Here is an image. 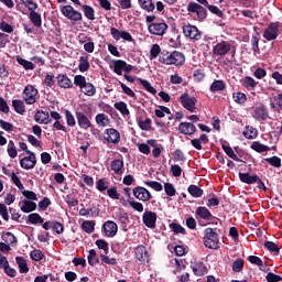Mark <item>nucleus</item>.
<instances>
[{"instance_id": "1", "label": "nucleus", "mask_w": 282, "mask_h": 282, "mask_svg": "<svg viewBox=\"0 0 282 282\" xmlns=\"http://www.w3.org/2000/svg\"><path fill=\"white\" fill-rule=\"evenodd\" d=\"M160 63H163L164 65H184V62L186 58L184 57V54L174 51L166 56H160L159 58Z\"/></svg>"}, {"instance_id": "2", "label": "nucleus", "mask_w": 282, "mask_h": 282, "mask_svg": "<svg viewBox=\"0 0 282 282\" xmlns=\"http://www.w3.org/2000/svg\"><path fill=\"white\" fill-rule=\"evenodd\" d=\"M204 243L206 248L217 250L219 248V236L213 228L205 229Z\"/></svg>"}, {"instance_id": "3", "label": "nucleus", "mask_w": 282, "mask_h": 282, "mask_svg": "<svg viewBox=\"0 0 282 282\" xmlns=\"http://www.w3.org/2000/svg\"><path fill=\"white\" fill-rule=\"evenodd\" d=\"M61 12L63 17H65L69 21H74V22L83 21V13H80L79 11H76V9H74V7L69 4L62 7Z\"/></svg>"}, {"instance_id": "4", "label": "nucleus", "mask_w": 282, "mask_h": 282, "mask_svg": "<svg viewBox=\"0 0 282 282\" xmlns=\"http://www.w3.org/2000/svg\"><path fill=\"white\" fill-rule=\"evenodd\" d=\"M23 100L26 105H34L39 90L33 85H26L22 91Z\"/></svg>"}, {"instance_id": "5", "label": "nucleus", "mask_w": 282, "mask_h": 282, "mask_svg": "<svg viewBox=\"0 0 282 282\" xmlns=\"http://www.w3.org/2000/svg\"><path fill=\"white\" fill-rule=\"evenodd\" d=\"M232 50V44L228 41H220L213 48L214 56H226Z\"/></svg>"}, {"instance_id": "6", "label": "nucleus", "mask_w": 282, "mask_h": 282, "mask_svg": "<svg viewBox=\"0 0 282 282\" xmlns=\"http://www.w3.org/2000/svg\"><path fill=\"white\" fill-rule=\"evenodd\" d=\"M180 100L184 109H187L191 113H194L195 109H197V107H195L197 105V99L195 97H191L188 94H183L180 97Z\"/></svg>"}, {"instance_id": "7", "label": "nucleus", "mask_w": 282, "mask_h": 282, "mask_svg": "<svg viewBox=\"0 0 282 282\" xmlns=\"http://www.w3.org/2000/svg\"><path fill=\"white\" fill-rule=\"evenodd\" d=\"M148 30L150 34H153L154 36H164L166 30H169V25L164 22L150 23Z\"/></svg>"}, {"instance_id": "8", "label": "nucleus", "mask_w": 282, "mask_h": 282, "mask_svg": "<svg viewBox=\"0 0 282 282\" xmlns=\"http://www.w3.org/2000/svg\"><path fill=\"white\" fill-rule=\"evenodd\" d=\"M279 36V22H273L268 25V28L264 30L263 39L265 41H274Z\"/></svg>"}, {"instance_id": "9", "label": "nucleus", "mask_w": 282, "mask_h": 282, "mask_svg": "<svg viewBox=\"0 0 282 282\" xmlns=\"http://www.w3.org/2000/svg\"><path fill=\"white\" fill-rule=\"evenodd\" d=\"M183 33L187 39H191L192 41H199V39H202V33L199 32V29H197V26L195 25H184Z\"/></svg>"}, {"instance_id": "10", "label": "nucleus", "mask_w": 282, "mask_h": 282, "mask_svg": "<svg viewBox=\"0 0 282 282\" xmlns=\"http://www.w3.org/2000/svg\"><path fill=\"white\" fill-rule=\"evenodd\" d=\"M104 139L107 140L110 144H119L120 132L113 128L106 129L104 132Z\"/></svg>"}, {"instance_id": "11", "label": "nucleus", "mask_w": 282, "mask_h": 282, "mask_svg": "<svg viewBox=\"0 0 282 282\" xmlns=\"http://www.w3.org/2000/svg\"><path fill=\"white\" fill-rule=\"evenodd\" d=\"M187 12H192L193 14H197L198 19H206V8L197 4L196 2H189L187 4Z\"/></svg>"}, {"instance_id": "12", "label": "nucleus", "mask_w": 282, "mask_h": 282, "mask_svg": "<svg viewBox=\"0 0 282 282\" xmlns=\"http://www.w3.org/2000/svg\"><path fill=\"white\" fill-rule=\"evenodd\" d=\"M133 195L140 202H149L151 199V192L149 189L138 186L133 188Z\"/></svg>"}, {"instance_id": "13", "label": "nucleus", "mask_w": 282, "mask_h": 282, "mask_svg": "<svg viewBox=\"0 0 282 282\" xmlns=\"http://www.w3.org/2000/svg\"><path fill=\"white\" fill-rule=\"evenodd\" d=\"M102 230L106 237H116L118 235V224L113 223V220H107L102 225Z\"/></svg>"}, {"instance_id": "14", "label": "nucleus", "mask_w": 282, "mask_h": 282, "mask_svg": "<svg viewBox=\"0 0 282 282\" xmlns=\"http://www.w3.org/2000/svg\"><path fill=\"white\" fill-rule=\"evenodd\" d=\"M252 117L254 120H258V122H263L270 118V113L268 112V108L259 106L253 110Z\"/></svg>"}, {"instance_id": "15", "label": "nucleus", "mask_w": 282, "mask_h": 282, "mask_svg": "<svg viewBox=\"0 0 282 282\" xmlns=\"http://www.w3.org/2000/svg\"><path fill=\"white\" fill-rule=\"evenodd\" d=\"M76 118H77L78 127L84 129V131H87V129H91V127H93L91 121L89 120L87 115H85V112L77 111Z\"/></svg>"}, {"instance_id": "16", "label": "nucleus", "mask_w": 282, "mask_h": 282, "mask_svg": "<svg viewBox=\"0 0 282 282\" xmlns=\"http://www.w3.org/2000/svg\"><path fill=\"white\" fill-rule=\"evenodd\" d=\"M29 155L30 156H25L20 161V166L25 171H30V169H34V166H36V155L34 152Z\"/></svg>"}, {"instance_id": "17", "label": "nucleus", "mask_w": 282, "mask_h": 282, "mask_svg": "<svg viewBox=\"0 0 282 282\" xmlns=\"http://www.w3.org/2000/svg\"><path fill=\"white\" fill-rule=\"evenodd\" d=\"M135 257L140 263H149V250L144 246H138L135 248Z\"/></svg>"}, {"instance_id": "18", "label": "nucleus", "mask_w": 282, "mask_h": 282, "mask_svg": "<svg viewBox=\"0 0 282 282\" xmlns=\"http://www.w3.org/2000/svg\"><path fill=\"white\" fill-rule=\"evenodd\" d=\"M155 221H158V215L153 212H144L143 224L148 228H155Z\"/></svg>"}, {"instance_id": "19", "label": "nucleus", "mask_w": 282, "mask_h": 282, "mask_svg": "<svg viewBox=\"0 0 282 282\" xmlns=\"http://www.w3.org/2000/svg\"><path fill=\"white\" fill-rule=\"evenodd\" d=\"M178 131L183 133V135H193L197 131V128L191 122H182L178 126Z\"/></svg>"}, {"instance_id": "20", "label": "nucleus", "mask_w": 282, "mask_h": 282, "mask_svg": "<svg viewBox=\"0 0 282 282\" xmlns=\"http://www.w3.org/2000/svg\"><path fill=\"white\" fill-rule=\"evenodd\" d=\"M34 120L39 124H50L52 120H50V113L43 110H39L34 115Z\"/></svg>"}, {"instance_id": "21", "label": "nucleus", "mask_w": 282, "mask_h": 282, "mask_svg": "<svg viewBox=\"0 0 282 282\" xmlns=\"http://www.w3.org/2000/svg\"><path fill=\"white\" fill-rule=\"evenodd\" d=\"M57 85L62 87V89H72V87H74L72 79H69L65 74H59L57 76Z\"/></svg>"}, {"instance_id": "22", "label": "nucleus", "mask_w": 282, "mask_h": 282, "mask_svg": "<svg viewBox=\"0 0 282 282\" xmlns=\"http://www.w3.org/2000/svg\"><path fill=\"white\" fill-rule=\"evenodd\" d=\"M29 18L34 28H41L43 25V19L41 18V13L36 12V9L30 11Z\"/></svg>"}, {"instance_id": "23", "label": "nucleus", "mask_w": 282, "mask_h": 282, "mask_svg": "<svg viewBox=\"0 0 282 282\" xmlns=\"http://www.w3.org/2000/svg\"><path fill=\"white\" fill-rule=\"evenodd\" d=\"M110 169L116 173V175H122V169H124V161L120 159L113 160L111 162Z\"/></svg>"}, {"instance_id": "24", "label": "nucleus", "mask_w": 282, "mask_h": 282, "mask_svg": "<svg viewBox=\"0 0 282 282\" xmlns=\"http://www.w3.org/2000/svg\"><path fill=\"white\" fill-rule=\"evenodd\" d=\"M191 269L195 276H204V274H206V265H204L203 262L193 263Z\"/></svg>"}, {"instance_id": "25", "label": "nucleus", "mask_w": 282, "mask_h": 282, "mask_svg": "<svg viewBox=\"0 0 282 282\" xmlns=\"http://www.w3.org/2000/svg\"><path fill=\"white\" fill-rule=\"evenodd\" d=\"M240 182H243L245 184H257L259 182V176L257 175H250L248 173H239Z\"/></svg>"}, {"instance_id": "26", "label": "nucleus", "mask_w": 282, "mask_h": 282, "mask_svg": "<svg viewBox=\"0 0 282 282\" xmlns=\"http://www.w3.org/2000/svg\"><path fill=\"white\" fill-rule=\"evenodd\" d=\"M196 216L200 217V219H205V221H210L213 219V214L206 207H198L196 209Z\"/></svg>"}, {"instance_id": "27", "label": "nucleus", "mask_w": 282, "mask_h": 282, "mask_svg": "<svg viewBox=\"0 0 282 282\" xmlns=\"http://www.w3.org/2000/svg\"><path fill=\"white\" fill-rule=\"evenodd\" d=\"M20 209L22 210V213H34V210H36V203L24 199Z\"/></svg>"}, {"instance_id": "28", "label": "nucleus", "mask_w": 282, "mask_h": 282, "mask_svg": "<svg viewBox=\"0 0 282 282\" xmlns=\"http://www.w3.org/2000/svg\"><path fill=\"white\" fill-rule=\"evenodd\" d=\"M15 261L18 263L20 274H28V272H30L28 261L23 257H17Z\"/></svg>"}, {"instance_id": "29", "label": "nucleus", "mask_w": 282, "mask_h": 282, "mask_svg": "<svg viewBox=\"0 0 282 282\" xmlns=\"http://www.w3.org/2000/svg\"><path fill=\"white\" fill-rule=\"evenodd\" d=\"M95 120H96V123L98 124V127H109V123L111 122L109 117H107V115H105V113H98L95 117Z\"/></svg>"}, {"instance_id": "30", "label": "nucleus", "mask_w": 282, "mask_h": 282, "mask_svg": "<svg viewBox=\"0 0 282 282\" xmlns=\"http://www.w3.org/2000/svg\"><path fill=\"white\" fill-rule=\"evenodd\" d=\"M12 107L17 113H20V116H23L25 113V104L23 100L14 99L12 101Z\"/></svg>"}, {"instance_id": "31", "label": "nucleus", "mask_w": 282, "mask_h": 282, "mask_svg": "<svg viewBox=\"0 0 282 282\" xmlns=\"http://www.w3.org/2000/svg\"><path fill=\"white\" fill-rule=\"evenodd\" d=\"M124 67H127V62L122 59L113 61V72L118 74V76H122V69L124 70Z\"/></svg>"}, {"instance_id": "32", "label": "nucleus", "mask_w": 282, "mask_h": 282, "mask_svg": "<svg viewBox=\"0 0 282 282\" xmlns=\"http://www.w3.org/2000/svg\"><path fill=\"white\" fill-rule=\"evenodd\" d=\"M82 94H85V96H96V87L91 83H86L80 88Z\"/></svg>"}, {"instance_id": "33", "label": "nucleus", "mask_w": 282, "mask_h": 282, "mask_svg": "<svg viewBox=\"0 0 282 282\" xmlns=\"http://www.w3.org/2000/svg\"><path fill=\"white\" fill-rule=\"evenodd\" d=\"M189 195H192V197H202L204 195V189L200 188L197 185H189L187 188Z\"/></svg>"}, {"instance_id": "34", "label": "nucleus", "mask_w": 282, "mask_h": 282, "mask_svg": "<svg viewBox=\"0 0 282 282\" xmlns=\"http://www.w3.org/2000/svg\"><path fill=\"white\" fill-rule=\"evenodd\" d=\"M251 149L253 151H257V153H265L268 151H270V147L268 145H263L261 142L256 141L251 144Z\"/></svg>"}, {"instance_id": "35", "label": "nucleus", "mask_w": 282, "mask_h": 282, "mask_svg": "<svg viewBox=\"0 0 282 282\" xmlns=\"http://www.w3.org/2000/svg\"><path fill=\"white\" fill-rule=\"evenodd\" d=\"M223 151H225V153L228 155V158H230L235 162H241V159H239V156H237V154L235 153V150H232L231 147L223 145Z\"/></svg>"}, {"instance_id": "36", "label": "nucleus", "mask_w": 282, "mask_h": 282, "mask_svg": "<svg viewBox=\"0 0 282 282\" xmlns=\"http://www.w3.org/2000/svg\"><path fill=\"white\" fill-rule=\"evenodd\" d=\"M96 227V223L94 220H86L82 224V229L84 232H87L88 235H91Z\"/></svg>"}, {"instance_id": "37", "label": "nucleus", "mask_w": 282, "mask_h": 282, "mask_svg": "<svg viewBox=\"0 0 282 282\" xmlns=\"http://www.w3.org/2000/svg\"><path fill=\"white\" fill-rule=\"evenodd\" d=\"M78 67H79V72H89V67H90V65H89V57L82 56L79 58Z\"/></svg>"}, {"instance_id": "38", "label": "nucleus", "mask_w": 282, "mask_h": 282, "mask_svg": "<svg viewBox=\"0 0 282 282\" xmlns=\"http://www.w3.org/2000/svg\"><path fill=\"white\" fill-rule=\"evenodd\" d=\"M83 11H84V14H85L86 19H88V21H94V19H96L94 8H91L87 4H84L83 6Z\"/></svg>"}, {"instance_id": "39", "label": "nucleus", "mask_w": 282, "mask_h": 282, "mask_svg": "<svg viewBox=\"0 0 282 282\" xmlns=\"http://www.w3.org/2000/svg\"><path fill=\"white\" fill-rule=\"evenodd\" d=\"M139 6L147 10V12H153L155 10V6H153V0H139Z\"/></svg>"}, {"instance_id": "40", "label": "nucleus", "mask_w": 282, "mask_h": 282, "mask_svg": "<svg viewBox=\"0 0 282 282\" xmlns=\"http://www.w3.org/2000/svg\"><path fill=\"white\" fill-rule=\"evenodd\" d=\"M226 89V84L224 83V80H215L212 85H210V91L215 93V91H224Z\"/></svg>"}, {"instance_id": "41", "label": "nucleus", "mask_w": 282, "mask_h": 282, "mask_svg": "<svg viewBox=\"0 0 282 282\" xmlns=\"http://www.w3.org/2000/svg\"><path fill=\"white\" fill-rule=\"evenodd\" d=\"M7 153L9 155V158H11L12 160H14V158H17L18 152H17V147L14 145V141L10 140L8 143V148H7Z\"/></svg>"}, {"instance_id": "42", "label": "nucleus", "mask_w": 282, "mask_h": 282, "mask_svg": "<svg viewBox=\"0 0 282 282\" xmlns=\"http://www.w3.org/2000/svg\"><path fill=\"white\" fill-rule=\"evenodd\" d=\"M115 109L120 111L122 116H129V108H127V104L124 101L116 102Z\"/></svg>"}, {"instance_id": "43", "label": "nucleus", "mask_w": 282, "mask_h": 282, "mask_svg": "<svg viewBox=\"0 0 282 282\" xmlns=\"http://www.w3.org/2000/svg\"><path fill=\"white\" fill-rule=\"evenodd\" d=\"M243 135L247 140H254V138H257V129L253 127H247L243 131Z\"/></svg>"}, {"instance_id": "44", "label": "nucleus", "mask_w": 282, "mask_h": 282, "mask_svg": "<svg viewBox=\"0 0 282 282\" xmlns=\"http://www.w3.org/2000/svg\"><path fill=\"white\" fill-rule=\"evenodd\" d=\"M139 83L142 85V87H144V89L147 91H149L150 94H158V90H155V88L153 86H151V83H149V80L147 79H142V78H139Z\"/></svg>"}, {"instance_id": "45", "label": "nucleus", "mask_w": 282, "mask_h": 282, "mask_svg": "<svg viewBox=\"0 0 282 282\" xmlns=\"http://www.w3.org/2000/svg\"><path fill=\"white\" fill-rule=\"evenodd\" d=\"M28 221L29 224H33V225L43 224V217H41V215L36 213H33L28 216Z\"/></svg>"}, {"instance_id": "46", "label": "nucleus", "mask_w": 282, "mask_h": 282, "mask_svg": "<svg viewBox=\"0 0 282 282\" xmlns=\"http://www.w3.org/2000/svg\"><path fill=\"white\" fill-rule=\"evenodd\" d=\"M20 3L24 6V8H28L29 12L32 10H37L39 4L34 2V0H20Z\"/></svg>"}, {"instance_id": "47", "label": "nucleus", "mask_w": 282, "mask_h": 282, "mask_svg": "<svg viewBox=\"0 0 282 282\" xmlns=\"http://www.w3.org/2000/svg\"><path fill=\"white\" fill-rule=\"evenodd\" d=\"M170 228H171V230H173V232L175 235H185L186 234V229H184V227H182L180 224L172 223V224H170Z\"/></svg>"}, {"instance_id": "48", "label": "nucleus", "mask_w": 282, "mask_h": 282, "mask_svg": "<svg viewBox=\"0 0 282 282\" xmlns=\"http://www.w3.org/2000/svg\"><path fill=\"white\" fill-rule=\"evenodd\" d=\"M268 164H271V166H274L275 169H281V158L279 156H271L264 159Z\"/></svg>"}, {"instance_id": "49", "label": "nucleus", "mask_w": 282, "mask_h": 282, "mask_svg": "<svg viewBox=\"0 0 282 282\" xmlns=\"http://www.w3.org/2000/svg\"><path fill=\"white\" fill-rule=\"evenodd\" d=\"M2 239L3 241H6V243L10 245V243H17V236H14L12 232L8 231L6 234L2 235Z\"/></svg>"}, {"instance_id": "50", "label": "nucleus", "mask_w": 282, "mask_h": 282, "mask_svg": "<svg viewBox=\"0 0 282 282\" xmlns=\"http://www.w3.org/2000/svg\"><path fill=\"white\" fill-rule=\"evenodd\" d=\"M66 116V123L68 127H76V118H74V115L69 110H65Z\"/></svg>"}, {"instance_id": "51", "label": "nucleus", "mask_w": 282, "mask_h": 282, "mask_svg": "<svg viewBox=\"0 0 282 282\" xmlns=\"http://www.w3.org/2000/svg\"><path fill=\"white\" fill-rule=\"evenodd\" d=\"M0 30L1 32H7V34H12L14 32V26H12L6 21H2L0 22Z\"/></svg>"}, {"instance_id": "52", "label": "nucleus", "mask_w": 282, "mask_h": 282, "mask_svg": "<svg viewBox=\"0 0 282 282\" xmlns=\"http://www.w3.org/2000/svg\"><path fill=\"white\" fill-rule=\"evenodd\" d=\"M86 83L87 79L83 75H76L74 77V85H76L79 89H82Z\"/></svg>"}, {"instance_id": "53", "label": "nucleus", "mask_w": 282, "mask_h": 282, "mask_svg": "<svg viewBox=\"0 0 282 282\" xmlns=\"http://www.w3.org/2000/svg\"><path fill=\"white\" fill-rule=\"evenodd\" d=\"M145 186H149L150 188H153V191L160 192L162 191L163 186L158 181H145Z\"/></svg>"}, {"instance_id": "54", "label": "nucleus", "mask_w": 282, "mask_h": 282, "mask_svg": "<svg viewBox=\"0 0 282 282\" xmlns=\"http://www.w3.org/2000/svg\"><path fill=\"white\" fill-rule=\"evenodd\" d=\"M137 147H138L140 153H143V155H149L151 153V147L149 145V142L138 143Z\"/></svg>"}, {"instance_id": "55", "label": "nucleus", "mask_w": 282, "mask_h": 282, "mask_svg": "<svg viewBox=\"0 0 282 282\" xmlns=\"http://www.w3.org/2000/svg\"><path fill=\"white\" fill-rule=\"evenodd\" d=\"M165 113L170 116L171 109H169L167 107L161 106L159 109L155 110L156 118H164Z\"/></svg>"}, {"instance_id": "56", "label": "nucleus", "mask_w": 282, "mask_h": 282, "mask_svg": "<svg viewBox=\"0 0 282 282\" xmlns=\"http://www.w3.org/2000/svg\"><path fill=\"white\" fill-rule=\"evenodd\" d=\"M164 191H165V193H166V195H167L169 197H175L176 191H175V186H173V184H171V183H165V184H164Z\"/></svg>"}, {"instance_id": "57", "label": "nucleus", "mask_w": 282, "mask_h": 282, "mask_svg": "<svg viewBox=\"0 0 282 282\" xmlns=\"http://www.w3.org/2000/svg\"><path fill=\"white\" fill-rule=\"evenodd\" d=\"M18 63H19V65H22V67H24V69H34V63H32L30 61L18 57Z\"/></svg>"}, {"instance_id": "58", "label": "nucleus", "mask_w": 282, "mask_h": 282, "mask_svg": "<svg viewBox=\"0 0 282 282\" xmlns=\"http://www.w3.org/2000/svg\"><path fill=\"white\" fill-rule=\"evenodd\" d=\"M151 119L147 118L144 121H139V127L142 131H151Z\"/></svg>"}, {"instance_id": "59", "label": "nucleus", "mask_w": 282, "mask_h": 282, "mask_svg": "<svg viewBox=\"0 0 282 282\" xmlns=\"http://www.w3.org/2000/svg\"><path fill=\"white\" fill-rule=\"evenodd\" d=\"M160 52H162V48L158 44H153L151 50H150V56L151 58H158L160 56Z\"/></svg>"}, {"instance_id": "60", "label": "nucleus", "mask_w": 282, "mask_h": 282, "mask_svg": "<svg viewBox=\"0 0 282 282\" xmlns=\"http://www.w3.org/2000/svg\"><path fill=\"white\" fill-rule=\"evenodd\" d=\"M234 100L238 105H243V102H246V100H247L246 94H243V93H236V94H234Z\"/></svg>"}, {"instance_id": "61", "label": "nucleus", "mask_w": 282, "mask_h": 282, "mask_svg": "<svg viewBox=\"0 0 282 282\" xmlns=\"http://www.w3.org/2000/svg\"><path fill=\"white\" fill-rule=\"evenodd\" d=\"M98 259L96 258V250L91 249L88 254V263L89 265H96L98 263Z\"/></svg>"}, {"instance_id": "62", "label": "nucleus", "mask_w": 282, "mask_h": 282, "mask_svg": "<svg viewBox=\"0 0 282 282\" xmlns=\"http://www.w3.org/2000/svg\"><path fill=\"white\" fill-rule=\"evenodd\" d=\"M108 197L111 199H120V195L118 194V187H111L107 191Z\"/></svg>"}, {"instance_id": "63", "label": "nucleus", "mask_w": 282, "mask_h": 282, "mask_svg": "<svg viewBox=\"0 0 282 282\" xmlns=\"http://www.w3.org/2000/svg\"><path fill=\"white\" fill-rule=\"evenodd\" d=\"M234 272H241L243 270V261L241 259H237L232 264Z\"/></svg>"}, {"instance_id": "64", "label": "nucleus", "mask_w": 282, "mask_h": 282, "mask_svg": "<svg viewBox=\"0 0 282 282\" xmlns=\"http://www.w3.org/2000/svg\"><path fill=\"white\" fill-rule=\"evenodd\" d=\"M268 282H279L282 280L281 275H276L272 272H269L265 276Z\"/></svg>"}]
</instances>
